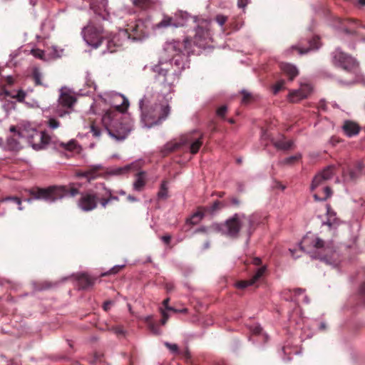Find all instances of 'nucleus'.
Masks as SVG:
<instances>
[{
  "label": "nucleus",
  "instance_id": "nucleus-3",
  "mask_svg": "<svg viewBox=\"0 0 365 365\" xmlns=\"http://www.w3.org/2000/svg\"><path fill=\"white\" fill-rule=\"evenodd\" d=\"M224 227V231L230 237H238L240 232L250 237L256 229L257 222L253 216L235 214L225 222Z\"/></svg>",
  "mask_w": 365,
  "mask_h": 365
},
{
  "label": "nucleus",
  "instance_id": "nucleus-16",
  "mask_svg": "<svg viewBox=\"0 0 365 365\" xmlns=\"http://www.w3.org/2000/svg\"><path fill=\"white\" fill-rule=\"evenodd\" d=\"M106 172L104 168L101 165H92L82 172L79 175L86 178L88 181L96 180L98 178L104 177Z\"/></svg>",
  "mask_w": 365,
  "mask_h": 365
},
{
  "label": "nucleus",
  "instance_id": "nucleus-23",
  "mask_svg": "<svg viewBox=\"0 0 365 365\" xmlns=\"http://www.w3.org/2000/svg\"><path fill=\"white\" fill-rule=\"evenodd\" d=\"M309 46L307 48H302L297 46H292L293 49H297L300 54L307 53L310 50H314L319 48V38L318 36H314L309 41Z\"/></svg>",
  "mask_w": 365,
  "mask_h": 365
},
{
  "label": "nucleus",
  "instance_id": "nucleus-48",
  "mask_svg": "<svg viewBox=\"0 0 365 365\" xmlns=\"http://www.w3.org/2000/svg\"><path fill=\"white\" fill-rule=\"evenodd\" d=\"M227 106H220L217 110V115L219 116V117H221V118H224L226 113H227Z\"/></svg>",
  "mask_w": 365,
  "mask_h": 365
},
{
  "label": "nucleus",
  "instance_id": "nucleus-36",
  "mask_svg": "<svg viewBox=\"0 0 365 365\" xmlns=\"http://www.w3.org/2000/svg\"><path fill=\"white\" fill-rule=\"evenodd\" d=\"M7 201H11V202L16 203V205H19V210H22V207H21V198L16 197V196H8L6 197H2V202H7Z\"/></svg>",
  "mask_w": 365,
  "mask_h": 365
},
{
  "label": "nucleus",
  "instance_id": "nucleus-55",
  "mask_svg": "<svg viewBox=\"0 0 365 365\" xmlns=\"http://www.w3.org/2000/svg\"><path fill=\"white\" fill-rule=\"evenodd\" d=\"M229 200L230 201L231 205H234L235 207L240 206V200L237 197H230L229 198Z\"/></svg>",
  "mask_w": 365,
  "mask_h": 365
},
{
  "label": "nucleus",
  "instance_id": "nucleus-41",
  "mask_svg": "<svg viewBox=\"0 0 365 365\" xmlns=\"http://www.w3.org/2000/svg\"><path fill=\"white\" fill-rule=\"evenodd\" d=\"M288 292H292V290L289 289ZM292 292H293L294 294H293V295H292L289 297V299H290L292 301H296L297 300V297L302 294L304 292V289H303L302 288H297V289H293Z\"/></svg>",
  "mask_w": 365,
  "mask_h": 365
},
{
  "label": "nucleus",
  "instance_id": "nucleus-38",
  "mask_svg": "<svg viewBox=\"0 0 365 365\" xmlns=\"http://www.w3.org/2000/svg\"><path fill=\"white\" fill-rule=\"evenodd\" d=\"M62 53H63V50H58L56 47L55 46H53L51 48V51L50 52V53L48 54L49 55V60L51 58H60L62 56Z\"/></svg>",
  "mask_w": 365,
  "mask_h": 365
},
{
  "label": "nucleus",
  "instance_id": "nucleus-31",
  "mask_svg": "<svg viewBox=\"0 0 365 365\" xmlns=\"http://www.w3.org/2000/svg\"><path fill=\"white\" fill-rule=\"evenodd\" d=\"M169 302H170V298L168 297L166 299H165L163 302V305L164 306L165 310H168V311H172L175 313H187V308H183L182 309H175L173 307H170L169 305Z\"/></svg>",
  "mask_w": 365,
  "mask_h": 365
},
{
  "label": "nucleus",
  "instance_id": "nucleus-8",
  "mask_svg": "<svg viewBox=\"0 0 365 365\" xmlns=\"http://www.w3.org/2000/svg\"><path fill=\"white\" fill-rule=\"evenodd\" d=\"M313 247L316 249L314 257L324 261L327 264H333L336 259V253L334 247L329 245H324V242L316 237L312 241Z\"/></svg>",
  "mask_w": 365,
  "mask_h": 365
},
{
  "label": "nucleus",
  "instance_id": "nucleus-46",
  "mask_svg": "<svg viewBox=\"0 0 365 365\" xmlns=\"http://www.w3.org/2000/svg\"><path fill=\"white\" fill-rule=\"evenodd\" d=\"M215 20L218 23V24L222 26L227 21V16L219 14L216 16Z\"/></svg>",
  "mask_w": 365,
  "mask_h": 365
},
{
  "label": "nucleus",
  "instance_id": "nucleus-2",
  "mask_svg": "<svg viewBox=\"0 0 365 365\" xmlns=\"http://www.w3.org/2000/svg\"><path fill=\"white\" fill-rule=\"evenodd\" d=\"M30 195L36 200H43L53 202L66 195L75 197L80 193L79 188L73 185H53L46 188L34 187L29 190Z\"/></svg>",
  "mask_w": 365,
  "mask_h": 365
},
{
  "label": "nucleus",
  "instance_id": "nucleus-56",
  "mask_svg": "<svg viewBox=\"0 0 365 365\" xmlns=\"http://www.w3.org/2000/svg\"><path fill=\"white\" fill-rule=\"evenodd\" d=\"M111 330L117 335H122L124 334L123 329L120 327H113Z\"/></svg>",
  "mask_w": 365,
  "mask_h": 365
},
{
  "label": "nucleus",
  "instance_id": "nucleus-40",
  "mask_svg": "<svg viewBox=\"0 0 365 365\" xmlns=\"http://www.w3.org/2000/svg\"><path fill=\"white\" fill-rule=\"evenodd\" d=\"M173 19L170 16H164L163 19L158 23V27H168L172 26Z\"/></svg>",
  "mask_w": 365,
  "mask_h": 365
},
{
  "label": "nucleus",
  "instance_id": "nucleus-28",
  "mask_svg": "<svg viewBox=\"0 0 365 365\" xmlns=\"http://www.w3.org/2000/svg\"><path fill=\"white\" fill-rule=\"evenodd\" d=\"M155 3L153 0H133L135 6L144 10L153 7Z\"/></svg>",
  "mask_w": 365,
  "mask_h": 365
},
{
  "label": "nucleus",
  "instance_id": "nucleus-34",
  "mask_svg": "<svg viewBox=\"0 0 365 365\" xmlns=\"http://www.w3.org/2000/svg\"><path fill=\"white\" fill-rule=\"evenodd\" d=\"M154 71L158 73V78H160L161 76L163 78L162 82L165 83L166 82V75L168 71V68H162L160 66H156L154 68Z\"/></svg>",
  "mask_w": 365,
  "mask_h": 365
},
{
  "label": "nucleus",
  "instance_id": "nucleus-53",
  "mask_svg": "<svg viewBox=\"0 0 365 365\" xmlns=\"http://www.w3.org/2000/svg\"><path fill=\"white\" fill-rule=\"evenodd\" d=\"M160 312L162 314V319L160 322L162 325H165L169 319V314L165 311H163L162 309H160Z\"/></svg>",
  "mask_w": 365,
  "mask_h": 365
},
{
  "label": "nucleus",
  "instance_id": "nucleus-37",
  "mask_svg": "<svg viewBox=\"0 0 365 365\" xmlns=\"http://www.w3.org/2000/svg\"><path fill=\"white\" fill-rule=\"evenodd\" d=\"M61 146L65 150L73 151L76 148L77 143L75 140H71L67 143H61Z\"/></svg>",
  "mask_w": 365,
  "mask_h": 365
},
{
  "label": "nucleus",
  "instance_id": "nucleus-4",
  "mask_svg": "<svg viewBox=\"0 0 365 365\" xmlns=\"http://www.w3.org/2000/svg\"><path fill=\"white\" fill-rule=\"evenodd\" d=\"M336 174V168L329 165L317 174L313 178L311 190L314 192V197L317 201H324L331 197V189L329 186H323L325 182L331 179Z\"/></svg>",
  "mask_w": 365,
  "mask_h": 365
},
{
  "label": "nucleus",
  "instance_id": "nucleus-10",
  "mask_svg": "<svg viewBox=\"0 0 365 365\" xmlns=\"http://www.w3.org/2000/svg\"><path fill=\"white\" fill-rule=\"evenodd\" d=\"M210 28V24L207 20H202L198 24L193 38V43L196 46L205 48L209 45L211 41Z\"/></svg>",
  "mask_w": 365,
  "mask_h": 365
},
{
  "label": "nucleus",
  "instance_id": "nucleus-29",
  "mask_svg": "<svg viewBox=\"0 0 365 365\" xmlns=\"http://www.w3.org/2000/svg\"><path fill=\"white\" fill-rule=\"evenodd\" d=\"M292 142L291 140H285L281 139L274 143V147L279 150H287L292 148Z\"/></svg>",
  "mask_w": 365,
  "mask_h": 365
},
{
  "label": "nucleus",
  "instance_id": "nucleus-42",
  "mask_svg": "<svg viewBox=\"0 0 365 365\" xmlns=\"http://www.w3.org/2000/svg\"><path fill=\"white\" fill-rule=\"evenodd\" d=\"M124 266H115L113 268H111L108 272L102 273L101 274V277H106L110 274H115L120 272L121 269H123Z\"/></svg>",
  "mask_w": 365,
  "mask_h": 365
},
{
  "label": "nucleus",
  "instance_id": "nucleus-27",
  "mask_svg": "<svg viewBox=\"0 0 365 365\" xmlns=\"http://www.w3.org/2000/svg\"><path fill=\"white\" fill-rule=\"evenodd\" d=\"M31 78L34 81L36 86H42L43 87H47V85L45 84L42 81L43 75L38 68L35 67L32 69Z\"/></svg>",
  "mask_w": 365,
  "mask_h": 365
},
{
  "label": "nucleus",
  "instance_id": "nucleus-25",
  "mask_svg": "<svg viewBox=\"0 0 365 365\" xmlns=\"http://www.w3.org/2000/svg\"><path fill=\"white\" fill-rule=\"evenodd\" d=\"M146 174L145 172H140L136 174V179L133 183V188L135 190L141 191L145 185Z\"/></svg>",
  "mask_w": 365,
  "mask_h": 365
},
{
  "label": "nucleus",
  "instance_id": "nucleus-50",
  "mask_svg": "<svg viewBox=\"0 0 365 365\" xmlns=\"http://www.w3.org/2000/svg\"><path fill=\"white\" fill-rule=\"evenodd\" d=\"M284 81H278L277 82V83L274 85V88H273V92L274 93H277L279 91L282 90V88H283L284 86Z\"/></svg>",
  "mask_w": 365,
  "mask_h": 365
},
{
  "label": "nucleus",
  "instance_id": "nucleus-30",
  "mask_svg": "<svg viewBox=\"0 0 365 365\" xmlns=\"http://www.w3.org/2000/svg\"><path fill=\"white\" fill-rule=\"evenodd\" d=\"M167 180H163L160 185V190L158 192V197L160 200H165L168 197V188Z\"/></svg>",
  "mask_w": 365,
  "mask_h": 365
},
{
  "label": "nucleus",
  "instance_id": "nucleus-12",
  "mask_svg": "<svg viewBox=\"0 0 365 365\" xmlns=\"http://www.w3.org/2000/svg\"><path fill=\"white\" fill-rule=\"evenodd\" d=\"M227 207V204L223 201L215 200L210 206L200 207L197 211L194 213L190 219L192 224H197L206 214L212 215L221 209Z\"/></svg>",
  "mask_w": 365,
  "mask_h": 365
},
{
  "label": "nucleus",
  "instance_id": "nucleus-6",
  "mask_svg": "<svg viewBox=\"0 0 365 365\" xmlns=\"http://www.w3.org/2000/svg\"><path fill=\"white\" fill-rule=\"evenodd\" d=\"M141 121L145 126L150 128L160 123L169 115L170 108L168 103L155 104L150 108L144 107L143 100L140 102Z\"/></svg>",
  "mask_w": 365,
  "mask_h": 365
},
{
  "label": "nucleus",
  "instance_id": "nucleus-7",
  "mask_svg": "<svg viewBox=\"0 0 365 365\" xmlns=\"http://www.w3.org/2000/svg\"><path fill=\"white\" fill-rule=\"evenodd\" d=\"M82 33L86 43L96 48L102 43L104 38L102 26L93 21L84 27Z\"/></svg>",
  "mask_w": 365,
  "mask_h": 365
},
{
  "label": "nucleus",
  "instance_id": "nucleus-64",
  "mask_svg": "<svg viewBox=\"0 0 365 365\" xmlns=\"http://www.w3.org/2000/svg\"><path fill=\"white\" fill-rule=\"evenodd\" d=\"M343 31L346 34H350V35L356 34V31L354 29H348V28H344Z\"/></svg>",
  "mask_w": 365,
  "mask_h": 365
},
{
  "label": "nucleus",
  "instance_id": "nucleus-33",
  "mask_svg": "<svg viewBox=\"0 0 365 365\" xmlns=\"http://www.w3.org/2000/svg\"><path fill=\"white\" fill-rule=\"evenodd\" d=\"M31 53L34 57L41 59L43 61H49V58L46 56L44 51L41 49L34 48L31 50Z\"/></svg>",
  "mask_w": 365,
  "mask_h": 365
},
{
  "label": "nucleus",
  "instance_id": "nucleus-11",
  "mask_svg": "<svg viewBox=\"0 0 365 365\" xmlns=\"http://www.w3.org/2000/svg\"><path fill=\"white\" fill-rule=\"evenodd\" d=\"M146 26L142 20H137L128 25V28L119 33L123 38L127 37L133 40H141L145 36Z\"/></svg>",
  "mask_w": 365,
  "mask_h": 365
},
{
  "label": "nucleus",
  "instance_id": "nucleus-47",
  "mask_svg": "<svg viewBox=\"0 0 365 365\" xmlns=\"http://www.w3.org/2000/svg\"><path fill=\"white\" fill-rule=\"evenodd\" d=\"M165 346L168 348L171 351L174 353H179V349L177 344H170L169 342H165Z\"/></svg>",
  "mask_w": 365,
  "mask_h": 365
},
{
  "label": "nucleus",
  "instance_id": "nucleus-20",
  "mask_svg": "<svg viewBox=\"0 0 365 365\" xmlns=\"http://www.w3.org/2000/svg\"><path fill=\"white\" fill-rule=\"evenodd\" d=\"M77 279L80 288L86 289L93 286L96 278H93L87 274H81L78 277Z\"/></svg>",
  "mask_w": 365,
  "mask_h": 365
},
{
  "label": "nucleus",
  "instance_id": "nucleus-58",
  "mask_svg": "<svg viewBox=\"0 0 365 365\" xmlns=\"http://www.w3.org/2000/svg\"><path fill=\"white\" fill-rule=\"evenodd\" d=\"M262 327H259V326H256V327H255L252 329V331L253 334H255V335H259V334H261V332H262Z\"/></svg>",
  "mask_w": 365,
  "mask_h": 365
},
{
  "label": "nucleus",
  "instance_id": "nucleus-44",
  "mask_svg": "<svg viewBox=\"0 0 365 365\" xmlns=\"http://www.w3.org/2000/svg\"><path fill=\"white\" fill-rule=\"evenodd\" d=\"M26 93L23 90H19L16 95L11 96L12 98H16L19 102H23L25 99Z\"/></svg>",
  "mask_w": 365,
  "mask_h": 365
},
{
  "label": "nucleus",
  "instance_id": "nucleus-52",
  "mask_svg": "<svg viewBox=\"0 0 365 365\" xmlns=\"http://www.w3.org/2000/svg\"><path fill=\"white\" fill-rule=\"evenodd\" d=\"M98 201L100 202V204L103 207H106L108 203L110 202L109 198H108L106 195H104V196L102 197L101 199L98 198Z\"/></svg>",
  "mask_w": 365,
  "mask_h": 365
},
{
  "label": "nucleus",
  "instance_id": "nucleus-15",
  "mask_svg": "<svg viewBox=\"0 0 365 365\" xmlns=\"http://www.w3.org/2000/svg\"><path fill=\"white\" fill-rule=\"evenodd\" d=\"M362 175H365V164L362 160L356 161L352 168L343 173L345 181H355Z\"/></svg>",
  "mask_w": 365,
  "mask_h": 365
},
{
  "label": "nucleus",
  "instance_id": "nucleus-51",
  "mask_svg": "<svg viewBox=\"0 0 365 365\" xmlns=\"http://www.w3.org/2000/svg\"><path fill=\"white\" fill-rule=\"evenodd\" d=\"M91 132L95 137H99L101 135V130L98 127L91 125Z\"/></svg>",
  "mask_w": 365,
  "mask_h": 365
},
{
  "label": "nucleus",
  "instance_id": "nucleus-24",
  "mask_svg": "<svg viewBox=\"0 0 365 365\" xmlns=\"http://www.w3.org/2000/svg\"><path fill=\"white\" fill-rule=\"evenodd\" d=\"M21 137V133L18 132L16 134H14L13 136L10 137L7 140V146L9 150L13 151L19 150L21 148L19 138Z\"/></svg>",
  "mask_w": 365,
  "mask_h": 365
},
{
  "label": "nucleus",
  "instance_id": "nucleus-61",
  "mask_svg": "<svg viewBox=\"0 0 365 365\" xmlns=\"http://www.w3.org/2000/svg\"><path fill=\"white\" fill-rule=\"evenodd\" d=\"M251 262L256 266H259L262 264V260L259 257H254L252 259Z\"/></svg>",
  "mask_w": 365,
  "mask_h": 365
},
{
  "label": "nucleus",
  "instance_id": "nucleus-26",
  "mask_svg": "<svg viewBox=\"0 0 365 365\" xmlns=\"http://www.w3.org/2000/svg\"><path fill=\"white\" fill-rule=\"evenodd\" d=\"M281 69L289 76L290 81H292L298 75L297 68L292 64L282 63L281 65Z\"/></svg>",
  "mask_w": 365,
  "mask_h": 365
},
{
  "label": "nucleus",
  "instance_id": "nucleus-59",
  "mask_svg": "<svg viewBox=\"0 0 365 365\" xmlns=\"http://www.w3.org/2000/svg\"><path fill=\"white\" fill-rule=\"evenodd\" d=\"M248 4V0H237V5L240 8H245Z\"/></svg>",
  "mask_w": 365,
  "mask_h": 365
},
{
  "label": "nucleus",
  "instance_id": "nucleus-21",
  "mask_svg": "<svg viewBox=\"0 0 365 365\" xmlns=\"http://www.w3.org/2000/svg\"><path fill=\"white\" fill-rule=\"evenodd\" d=\"M76 102V98L73 96L64 92L59 97L58 103L64 108H71Z\"/></svg>",
  "mask_w": 365,
  "mask_h": 365
},
{
  "label": "nucleus",
  "instance_id": "nucleus-1",
  "mask_svg": "<svg viewBox=\"0 0 365 365\" xmlns=\"http://www.w3.org/2000/svg\"><path fill=\"white\" fill-rule=\"evenodd\" d=\"M115 101H120V105H115L108 109L102 118V123L109 135L118 140L127 138L132 129L130 119L123 115L129 106L128 100L123 96H118Z\"/></svg>",
  "mask_w": 365,
  "mask_h": 365
},
{
  "label": "nucleus",
  "instance_id": "nucleus-35",
  "mask_svg": "<svg viewBox=\"0 0 365 365\" xmlns=\"http://www.w3.org/2000/svg\"><path fill=\"white\" fill-rule=\"evenodd\" d=\"M131 169V165H126L124 167L118 168L116 169L110 171V174L111 175H122L127 173L129 170Z\"/></svg>",
  "mask_w": 365,
  "mask_h": 365
},
{
  "label": "nucleus",
  "instance_id": "nucleus-19",
  "mask_svg": "<svg viewBox=\"0 0 365 365\" xmlns=\"http://www.w3.org/2000/svg\"><path fill=\"white\" fill-rule=\"evenodd\" d=\"M343 131L348 137H352L359 134L361 128L358 123L351 121L346 120L342 126Z\"/></svg>",
  "mask_w": 365,
  "mask_h": 365
},
{
  "label": "nucleus",
  "instance_id": "nucleus-9",
  "mask_svg": "<svg viewBox=\"0 0 365 365\" xmlns=\"http://www.w3.org/2000/svg\"><path fill=\"white\" fill-rule=\"evenodd\" d=\"M332 63L335 66L340 67L348 72H355L358 67L355 59L339 48L332 53Z\"/></svg>",
  "mask_w": 365,
  "mask_h": 365
},
{
  "label": "nucleus",
  "instance_id": "nucleus-57",
  "mask_svg": "<svg viewBox=\"0 0 365 365\" xmlns=\"http://www.w3.org/2000/svg\"><path fill=\"white\" fill-rule=\"evenodd\" d=\"M310 242L309 238L308 236H306L303 238V240L301 242V249L304 250L305 248V246L307 245Z\"/></svg>",
  "mask_w": 365,
  "mask_h": 365
},
{
  "label": "nucleus",
  "instance_id": "nucleus-18",
  "mask_svg": "<svg viewBox=\"0 0 365 365\" xmlns=\"http://www.w3.org/2000/svg\"><path fill=\"white\" fill-rule=\"evenodd\" d=\"M312 88L309 84L302 85L299 90L294 91L290 94V101L297 102L306 98L311 93Z\"/></svg>",
  "mask_w": 365,
  "mask_h": 365
},
{
  "label": "nucleus",
  "instance_id": "nucleus-49",
  "mask_svg": "<svg viewBox=\"0 0 365 365\" xmlns=\"http://www.w3.org/2000/svg\"><path fill=\"white\" fill-rule=\"evenodd\" d=\"M242 96H243L242 100V103H245V104L248 103L252 98L251 94L246 91H242Z\"/></svg>",
  "mask_w": 365,
  "mask_h": 365
},
{
  "label": "nucleus",
  "instance_id": "nucleus-22",
  "mask_svg": "<svg viewBox=\"0 0 365 365\" xmlns=\"http://www.w3.org/2000/svg\"><path fill=\"white\" fill-rule=\"evenodd\" d=\"M123 38L119 34L113 36L111 39L107 40V49L110 53L115 52L123 47L122 43H118L120 38Z\"/></svg>",
  "mask_w": 365,
  "mask_h": 365
},
{
  "label": "nucleus",
  "instance_id": "nucleus-54",
  "mask_svg": "<svg viewBox=\"0 0 365 365\" xmlns=\"http://www.w3.org/2000/svg\"><path fill=\"white\" fill-rule=\"evenodd\" d=\"M105 190H106V193L105 195L107 196L108 198H109V200L111 202L112 200H115V201H118L119 199L117 196H114L112 192H111V190H108L106 188H105Z\"/></svg>",
  "mask_w": 365,
  "mask_h": 365
},
{
  "label": "nucleus",
  "instance_id": "nucleus-63",
  "mask_svg": "<svg viewBox=\"0 0 365 365\" xmlns=\"http://www.w3.org/2000/svg\"><path fill=\"white\" fill-rule=\"evenodd\" d=\"M101 361V355L96 353L93 356V359L91 361L92 363H97Z\"/></svg>",
  "mask_w": 365,
  "mask_h": 365
},
{
  "label": "nucleus",
  "instance_id": "nucleus-39",
  "mask_svg": "<svg viewBox=\"0 0 365 365\" xmlns=\"http://www.w3.org/2000/svg\"><path fill=\"white\" fill-rule=\"evenodd\" d=\"M51 287L50 283L47 282H38L34 284V289L36 291H41L49 289Z\"/></svg>",
  "mask_w": 365,
  "mask_h": 365
},
{
  "label": "nucleus",
  "instance_id": "nucleus-45",
  "mask_svg": "<svg viewBox=\"0 0 365 365\" xmlns=\"http://www.w3.org/2000/svg\"><path fill=\"white\" fill-rule=\"evenodd\" d=\"M48 125L50 128L56 129L59 127L60 123L56 119L51 118L48 120Z\"/></svg>",
  "mask_w": 365,
  "mask_h": 365
},
{
  "label": "nucleus",
  "instance_id": "nucleus-14",
  "mask_svg": "<svg viewBox=\"0 0 365 365\" xmlns=\"http://www.w3.org/2000/svg\"><path fill=\"white\" fill-rule=\"evenodd\" d=\"M182 49H184L187 54L193 53L191 50V41L189 38H185L183 43L174 41L167 43L165 47V52L172 58L180 54L182 52Z\"/></svg>",
  "mask_w": 365,
  "mask_h": 365
},
{
  "label": "nucleus",
  "instance_id": "nucleus-32",
  "mask_svg": "<svg viewBox=\"0 0 365 365\" xmlns=\"http://www.w3.org/2000/svg\"><path fill=\"white\" fill-rule=\"evenodd\" d=\"M145 323L147 324L148 328L150 330L155 334H159V329L158 326L155 324V322L153 321V317L148 316L145 319Z\"/></svg>",
  "mask_w": 365,
  "mask_h": 365
},
{
  "label": "nucleus",
  "instance_id": "nucleus-43",
  "mask_svg": "<svg viewBox=\"0 0 365 365\" xmlns=\"http://www.w3.org/2000/svg\"><path fill=\"white\" fill-rule=\"evenodd\" d=\"M301 158V155H294L289 158H285L281 163L282 164H293L296 161H297Z\"/></svg>",
  "mask_w": 365,
  "mask_h": 365
},
{
  "label": "nucleus",
  "instance_id": "nucleus-60",
  "mask_svg": "<svg viewBox=\"0 0 365 365\" xmlns=\"http://www.w3.org/2000/svg\"><path fill=\"white\" fill-rule=\"evenodd\" d=\"M113 304V302L111 301H106L103 303V309L105 311H108V309L110 308L111 305Z\"/></svg>",
  "mask_w": 365,
  "mask_h": 365
},
{
  "label": "nucleus",
  "instance_id": "nucleus-5",
  "mask_svg": "<svg viewBox=\"0 0 365 365\" xmlns=\"http://www.w3.org/2000/svg\"><path fill=\"white\" fill-rule=\"evenodd\" d=\"M203 135L197 130L182 135L180 142H169L165 145L161 152L166 156L172 152L178 150L181 146H187L190 153L195 155L198 153L202 145Z\"/></svg>",
  "mask_w": 365,
  "mask_h": 365
},
{
  "label": "nucleus",
  "instance_id": "nucleus-13",
  "mask_svg": "<svg viewBox=\"0 0 365 365\" xmlns=\"http://www.w3.org/2000/svg\"><path fill=\"white\" fill-rule=\"evenodd\" d=\"M98 196L94 192H86L81 194L77 205L83 212H90L98 207Z\"/></svg>",
  "mask_w": 365,
  "mask_h": 365
},
{
  "label": "nucleus",
  "instance_id": "nucleus-62",
  "mask_svg": "<svg viewBox=\"0 0 365 365\" xmlns=\"http://www.w3.org/2000/svg\"><path fill=\"white\" fill-rule=\"evenodd\" d=\"M360 294L365 302V282L362 284L360 288Z\"/></svg>",
  "mask_w": 365,
  "mask_h": 365
},
{
  "label": "nucleus",
  "instance_id": "nucleus-17",
  "mask_svg": "<svg viewBox=\"0 0 365 365\" xmlns=\"http://www.w3.org/2000/svg\"><path fill=\"white\" fill-rule=\"evenodd\" d=\"M264 267H259L251 279L238 281L236 282L235 287L237 289H244L250 286L255 284V282H257L262 277V275L264 273Z\"/></svg>",
  "mask_w": 365,
  "mask_h": 365
}]
</instances>
